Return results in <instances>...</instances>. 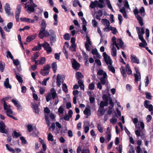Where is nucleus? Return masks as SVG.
Here are the masks:
<instances>
[{"mask_svg": "<svg viewBox=\"0 0 153 153\" xmlns=\"http://www.w3.org/2000/svg\"><path fill=\"white\" fill-rule=\"evenodd\" d=\"M103 55L104 57V60L107 65H109L108 68L109 71H111L113 73H115V69L112 65V61L110 56H108L106 53L104 52L103 53Z\"/></svg>", "mask_w": 153, "mask_h": 153, "instance_id": "nucleus-1", "label": "nucleus"}, {"mask_svg": "<svg viewBox=\"0 0 153 153\" xmlns=\"http://www.w3.org/2000/svg\"><path fill=\"white\" fill-rule=\"evenodd\" d=\"M3 106L4 110L6 111V112L7 113V115L9 117L12 118L15 120H17V119H16L15 117H14L13 115L10 114H12L13 113V111L11 109H10V105H7V104H6V106H5V108L4 106Z\"/></svg>", "mask_w": 153, "mask_h": 153, "instance_id": "nucleus-2", "label": "nucleus"}, {"mask_svg": "<svg viewBox=\"0 0 153 153\" xmlns=\"http://www.w3.org/2000/svg\"><path fill=\"white\" fill-rule=\"evenodd\" d=\"M41 25L42 27L39 34V37L40 39H42L44 38V36L42 35V33H43L45 31V29L46 27V22L44 20H42Z\"/></svg>", "mask_w": 153, "mask_h": 153, "instance_id": "nucleus-3", "label": "nucleus"}, {"mask_svg": "<svg viewBox=\"0 0 153 153\" xmlns=\"http://www.w3.org/2000/svg\"><path fill=\"white\" fill-rule=\"evenodd\" d=\"M27 2L25 3V8H26L27 7V11H28V13H30L31 12H35V7H37V5L34 4H30V5H27Z\"/></svg>", "mask_w": 153, "mask_h": 153, "instance_id": "nucleus-4", "label": "nucleus"}, {"mask_svg": "<svg viewBox=\"0 0 153 153\" xmlns=\"http://www.w3.org/2000/svg\"><path fill=\"white\" fill-rule=\"evenodd\" d=\"M42 47L44 48L45 50L46 51L47 54L50 53L52 51V49L50 46V44L47 42H45L42 44Z\"/></svg>", "mask_w": 153, "mask_h": 153, "instance_id": "nucleus-5", "label": "nucleus"}, {"mask_svg": "<svg viewBox=\"0 0 153 153\" xmlns=\"http://www.w3.org/2000/svg\"><path fill=\"white\" fill-rule=\"evenodd\" d=\"M50 33V38L51 43L55 42L56 40V36L54 31L52 30H49Z\"/></svg>", "mask_w": 153, "mask_h": 153, "instance_id": "nucleus-6", "label": "nucleus"}, {"mask_svg": "<svg viewBox=\"0 0 153 153\" xmlns=\"http://www.w3.org/2000/svg\"><path fill=\"white\" fill-rule=\"evenodd\" d=\"M150 101L149 100H145L144 103V105L145 108L148 109L149 111H153V106L152 104H149Z\"/></svg>", "mask_w": 153, "mask_h": 153, "instance_id": "nucleus-7", "label": "nucleus"}, {"mask_svg": "<svg viewBox=\"0 0 153 153\" xmlns=\"http://www.w3.org/2000/svg\"><path fill=\"white\" fill-rule=\"evenodd\" d=\"M16 9L17 10L16 11L15 18L16 22H19V18L21 11V5L20 4H19L17 5Z\"/></svg>", "mask_w": 153, "mask_h": 153, "instance_id": "nucleus-8", "label": "nucleus"}, {"mask_svg": "<svg viewBox=\"0 0 153 153\" xmlns=\"http://www.w3.org/2000/svg\"><path fill=\"white\" fill-rule=\"evenodd\" d=\"M6 126L5 123L2 121H0V132L2 133L7 134L8 131L5 129Z\"/></svg>", "mask_w": 153, "mask_h": 153, "instance_id": "nucleus-9", "label": "nucleus"}, {"mask_svg": "<svg viewBox=\"0 0 153 153\" xmlns=\"http://www.w3.org/2000/svg\"><path fill=\"white\" fill-rule=\"evenodd\" d=\"M31 106L32 108L34 110L33 112L36 114H39V110L38 108V106L36 103L32 102L31 103Z\"/></svg>", "mask_w": 153, "mask_h": 153, "instance_id": "nucleus-10", "label": "nucleus"}, {"mask_svg": "<svg viewBox=\"0 0 153 153\" xmlns=\"http://www.w3.org/2000/svg\"><path fill=\"white\" fill-rule=\"evenodd\" d=\"M4 9L6 13L7 14L8 16L11 15V8L10 5L8 3H6L5 4L4 7Z\"/></svg>", "mask_w": 153, "mask_h": 153, "instance_id": "nucleus-11", "label": "nucleus"}, {"mask_svg": "<svg viewBox=\"0 0 153 153\" xmlns=\"http://www.w3.org/2000/svg\"><path fill=\"white\" fill-rule=\"evenodd\" d=\"M72 64V66L73 68L76 70H78V68L80 66V64L78 63L75 59H73Z\"/></svg>", "mask_w": 153, "mask_h": 153, "instance_id": "nucleus-12", "label": "nucleus"}, {"mask_svg": "<svg viewBox=\"0 0 153 153\" xmlns=\"http://www.w3.org/2000/svg\"><path fill=\"white\" fill-rule=\"evenodd\" d=\"M136 29L137 31V33L138 35V38L141 41H145L142 35L140 34V28L139 27H136Z\"/></svg>", "mask_w": 153, "mask_h": 153, "instance_id": "nucleus-13", "label": "nucleus"}, {"mask_svg": "<svg viewBox=\"0 0 153 153\" xmlns=\"http://www.w3.org/2000/svg\"><path fill=\"white\" fill-rule=\"evenodd\" d=\"M107 75L105 72H104L103 76L100 79L101 83L103 85H105L106 83V78H107Z\"/></svg>", "mask_w": 153, "mask_h": 153, "instance_id": "nucleus-14", "label": "nucleus"}, {"mask_svg": "<svg viewBox=\"0 0 153 153\" xmlns=\"http://www.w3.org/2000/svg\"><path fill=\"white\" fill-rule=\"evenodd\" d=\"M4 86L6 88L11 89L12 86L9 83V80L8 78L6 79L5 81L4 82Z\"/></svg>", "mask_w": 153, "mask_h": 153, "instance_id": "nucleus-15", "label": "nucleus"}, {"mask_svg": "<svg viewBox=\"0 0 153 153\" xmlns=\"http://www.w3.org/2000/svg\"><path fill=\"white\" fill-rule=\"evenodd\" d=\"M91 109L90 106L89 105L87 106V107L85 108L83 111V113L85 115L89 116L91 114Z\"/></svg>", "mask_w": 153, "mask_h": 153, "instance_id": "nucleus-16", "label": "nucleus"}, {"mask_svg": "<svg viewBox=\"0 0 153 153\" xmlns=\"http://www.w3.org/2000/svg\"><path fill=\"white\" fill-rule=\"evenodd\" d=\"M20 20L22 22H24L28 23H34V20H32L30 19L26 18H20Z\"/></svg>", "mask_w": 153, "mask_h": 153, "instance_id": "nucleus-17", "label": "nucleus"}, {"mask_svg": "<svg viewBox=\"0 0 153 153\" xmlns=\"http://www.w3.org/2000/svg\"><path fill=\"white\" fill-rule=\"evenodd\" d=\"M105 112V110H104V108L99 107L98 111L97 114L99 116H102L104 114Z\"/></svg>", "mask_w": 153, "mask_h": 153, "instance_id": "nucleus-18", "label": "nucleus"}, {"mask_svg": "<svg viewBox=\"0 0 153 153\" xmlns=\"http://www.w3.org/2000/svg\"><path fill=\"white\" fill-rule=\"evenodd\" d=\"M51 95H52V98L54 100L57 97V94L56 92V91L53 88H52L50 91Z\"/></svg>", "mask_w": 153, "mask_h": 153, "instance_id": "nucleus-19", "label": "nucleus"}, {"mask_svg": "<svg viewBox=\"0 0 153 153\" xmlns=\"http://www.w3.org/2000/svg\"><path fill=\"white\" fill-rule=\"evenodd\" d=\"M131 61L133 63H137V64L139 63V60L137 58L136 56H133L132 55H131Z\"/></svg>", "mask_w": 153, "mask_h": 153, "instance_id": "nucleus-20", "label": "nucleus"}, {"mask_svg": "<svg viewBox=\"0 0 153 153\" xmlns=\"http://www.w3.org/2000/svg\"><path fill=\"white\" fill-rule=\"evenodd\" d=\"M120 69L123 77L124 78H126L127 76V75L124 67L123 66H121Z\"/></svg>", "mask_w": 153, "mask_h": 153, "instance_id": "nucleus-21", "label": "nucleus"}, {"mask_svg": "<svg viewBox=\"0 0 153 153\" xmlns=\"http://www.w3.org/2000/svg\"><path fill=\"white\" fill-rule=\"evenodd\" d=\"M136 17L140 25L141 26H143V23L142 18L139 15H137L136 16Z\"/></svg>", "mask_w": 153, "mask_h": 153, "instance_id": "nucleus-22", "label": "nucleus"}, {"mask_svg": "<svg viewBox=\"0 0 153 153\" xmlns=\"http://www.w3.org/2000/svg\"><path fill=\"white\" fill-rule=\"evenodd\" d=\"M134 76L135 77V82L136 83H137L138 82L141 80L140 74L139 75V74H134Z\"/></svg>", "mask_w": 153, "mask_h": 153, "instance_id": "nucleus-23", "label": "nucleus"}, {"mask_svg": "<svg viewBox=\"0 0 153 153\" xmlns=\"http://www.w3.org/2000/svg\"><path fill=\"white\" fill-rule=\"evenodd\" d=\"M120 11L123 13V17L126 18H127V15L125 7H123L120 10Z\"/></svg>", "mask_w": 153, "mask_h": 153, "instance_id": "nucleus-24", "label": "nucleus"}, {"mask_svg": "<svg viewBox=\"0 0 153 153\" xmlns=\"http://www.w3.org/2000/svg\"><path fill=\"white\" fill-rule=\"evenodd\" d=\"M76 77L77 79H80L83 78L84 77L83 76L82 73L79 72H77L76 74Z\"/></svg>", "mask_w": 153, "mask_h": 153, "instance_id": "nucleus-25", "label": "nucleus"}, {"mask_svg": "<svg viewBox=\"0 0 153 153\" xmlns=\"http://www.w3.org/2000/svg\"><path fill=\"white\" fill-rule=\"evenodd\" d=\"M126 68L127 74H128L130 75L132 74V71L130 69V66L128 64H127L126 66Z\"/></svg>", "mask_w": 153, "mask_h": 153, "instance_id": "nucleus-26", "label": "nucleus"}, {"mask_svg": "<svg viewBox=\"0 0 153 153\" xmlns=\"http://www.w3.org/2000/svg\"><path fill=\"white\" fill-rule=\"evenodd\" d=\"M12 135L14 138H17L21 136V134L20 132H17L16 131H14L12 133Z\"/></svg>", "mask_w": 153, "mask_h": 153, "instance_id": "nucleus-27", "label": "nucleus"}, {"mask_svg": "<svg viewBox=\"0 0 153 153\" xmlns=\"http://www.w3.org/2000/svg\"><path fill=\"white\" fill-rule=\"evenodd\" d=\"M78 83L80 87V89L82 90H84V85L82 80L81 79H78Z\"/></svg>", "mask_w": 153, "mask_h": 153, "instance_id": "nucleus-28", "label": "nucleus"}, {"mask_svg": "<svg viewBox=\"0 0 153 153\" xmlns=\"http://www.w3.org/2000/svg\"><path fill=\"white\" fill-rule=\"evenodd\" d=\"M35 38V36L34 35L29 36L27 37L26 41L27 42H30Z\"/></svg>", "mask_w": 153, "mask_h": 153, "instance_id": "nucleus-29", "label": "nucleus"}, {"mask_svg": "<svg viewBox=\"0 0 153 153\" xmlns=\"http://www.w3.org/2000/svg\"><path fill=\"white\" fill-rule=\"evenodd\" d=\"M97 3H98V1H91L89 6L91 8L93 9L97 6Z\"/></svg>", "mask_w": 153, "mask_h": 153, "instance_id": "nucleus-30", "label": "nucleus"}, {"mask_svg": "<svg viewBox=\"0 0 153 153\" xmlns=\"http://www.w3.org/2000/svg\"><path fill=\"white\" fill-rule=\"evenodd\" d=\"M102 22L103 25L106 26H109L110 24L109 21L107 19H102Z\"/></svg>", "mask_w": 153, "mask_h": 153, "instance_id": "nucleus-31", "label": "nucleus"}, {"mask_svg": "<svg viewBox=\"0 0 153 153\" xmlns=\"http://www.w3.org/2000/svg\"><path fill=\"white\" fill-rule=\"evenodd\" d=\"M117 42L118 43L120 47V48L123 49L124 42L121 39H118L117 40Z\"/></svg>", "mask_w": 153, "mask_h": 153, "instance_id": "nucleus-32", "label": "nucleus"}, {"mask_svg": "<svg viewBox=\"0 0 153 153\" xmlns=\"http://www.w3.org/2000/svg\"><path fill=\"white\" fill-rule=\"evenodd\" d=\"M42 47V44H40L39 43L38 45L33 47L32 50L33 51H39L41 49V47Z\"/></svg>", "mask_w": 153, "mask_h": 153, "instance_id": "nucleus-33", "label": "nucleus"}, {"mask_svg": "<svg viewBox=\"0 0 153 153\" xmlns=\"http://www.w3.org/2000/svg\"><path fill=\"white\" fill-rule=\"evenodd\" d=\"M57 65L56 62H53L52 64V68L53 71V72L56 73L57 70Z\"/></svg>", "mask_w": 153, "mask_h": 153, "instance_id": "nucleus-34", "label": "nucleus"}, {"mask_svg": "<svg viewBox=\"0 0 153 153\" xmlns=\"http://www.w3.org/2000/svg\"><path fill=\"white\" fill-rule=\"evenodd\" d=\"M108 105V103L106 101H102L100 102V107L104 108L105 106H107Z\"/></svg>", "mask_w": 153, "mask_h": 153, "instance_id": "nucleus-35", "label": "nucleus"}, {"mask_svg": "<svg viewBox=\"0 0 153 153\" xmlns=\"http://www.w3.org/2000/svg\"><path fill=\"white\" fill-rule=\"evenodd\" d=\"M142 42L139 43V46L141 48H145L147 45V44L146 41H142Z\"/></svg>", "mask_w": 153, "mask_h": 153, "instance_id": "nucleus-36", "label": "nucleus"}, {"mask_svg": "<svg viewBox=\"0 0 153 153\" xmlns=\"http://www.w3.org/2000/svg\"><path fill=\"white\" fill-rule=\"evenodd\" d=\"M111 54L113 56H116L117 55V50L116 48L113 46L112 49Z\"/></svg>", "mask_w": 153, "mask_h": 153, "instance_id": "nucleus-37", "label": "nucleus"}, {"mask_svg": "<svg viewBox=\"0 0 153 153\" xmlns=\"http://www.w3.org/2000/svg\"><path fill=\"white\" fill-rule=\"evenodd\" d=\"M112 27L109 25V26H105L104 28H103V30L104 31L106 32H109L110 30H112Z\"/></svg>", "mask_w": 153, "mask_h": 153, "instance_id": "nucleus-38", "label": "nucleus"}, {"mask_svg": "<svg viewBox=\"0 0 153 153\" xmlns=\"http://www.w3.org/2000/svg\"><path fill=\"white\" fill-rule=\"evenodd\" d=\"M91 92H89L88 94L89 96V100L91 103H93L95 101V98L94 97H91Z\"/></svg>", "mask_w": 153, "mask_h": 153, "instance_id": "nucleus-39", "label": "nucleus"}, {"mask_svg": "<svg viewBox=\"0 0 153 153\" xmlns=\"http://www.w3.org/2000/svg\"><path fill=\"white\" fill-rule=\"evenodd\" d=\"M107 4L108 5V7L111 10V11L114 12V10L111 6V4L110 1L109 0H106Z\"/></svg>", "mask_w": 153, "mask_h": 153, "instance_id": "nucleus-40", "label": "nucleus"}, {"mask_svg": "<svg viewBox=\"0 0 153 153\" xmlns=\"http://www.w3.org/2000/svg\"><path fill=\"white\" fill-rule=\"evenodd\" d=\"M62 89L63 91L65 93L68 92L67 86L65 83L62 84Z\"/></svg>", "mask_w": 153, "mask_h": 153, "instance_id": "nucleus-41", "label": "nucleus"}, {"mask_svg": "<svg viewBox=\"0 0 153 153\" xmlns=\"http://www.w3.org/2000/svg\"><path fill=\"white\" fill-rule=\"evenodd\" d=\"M139 13L141 14V16H144L145 14V10L143 7H142L140 8L139 10Z\"/></svg>", "mask_w": 153, "mask_h": 153, "instance_id": "nucleus-42", "label": "nucleus"}, {"mask_svg": "<svg viewBox=\"0 0 153 153\" xmlns=\"http://www.w3.org/2000/svg\"><path fill=\"white\" fill-rule=\"evenodd\" d=\"M6 146L7 149L10 152L13 153H14L15 152V150L14 149L11 148V147L7 144L6 145Z\"/></svg>", "mask_w": 153, "mask_h": 153, "instance_id": "nucleus-43", "label": "nucleus"}, {"mask_svg": "<svg viewBox=\"0 0 153 153\" xmlns=\"http://www.w3.org/2000/svg\"><path fill=\"white\" fill-rule=\"evenodd\" d=\"M49 73V71H44V70H43L42 69H41V72H40L41 74L43 76H46Z\"/></svg>", "mask_w": 153, "mask_h": 153, "instance_id": "nucleus-44", "label": "nucleus"}, {"mask_svg": "<svg viewBox=\"0 0 153 153\" xmlns=\"http://www.w3.org/2000/svg\"><path fill=\"white\" fill-rule=\"evenodd\" d=\"M145 94L146 95V98L147 99L149 100H151L152 99V96L150 93L149 92H146Z\"/></svg>", "mask_w": 153, "mask_h": 153, "instance_id": "nucleus-45", "label": "nucleus"}, {"mask_svg": "<svg viewBox=\"0 0 153 153\" xmlns=\"http://www.w3.org/2000/svg\"><path fill=\"white\" fill-rule=\"evenodd\" d=\"M70 35L68 33H67L63 36L64 39L65 40H69L70 39Z\"/></svg>", "mask_w": 153, "mask_h": 153, "instance_id": "nucleus-46", "label": "nucleus"}, {"mask_svg": "<svg viewBox=\"0 0 153 153\" xmlns=\"http://www.w3.org/2000/svg\"><path fill=\"white\" fill-rule=\"evenodd\" d=\"M48 141H50L51 142L53 141V136L51 133H49L48 135Z\"/></svg>", "mask_w": 153, "mask_h": 153, "instance_id": "nucleus-47", "label": "nucleus"}, {"mask_svg": "<svg viewBox=\"0 0 153 153\" xmlns=\"http://www.w3.org/2000/svg\"><path fill=\"white\" fill-rule=\"evenodd\" d=\"M97 128H98V131L100 132L101 133L103 132V128L102 127L101 124L100 123L98 124L97 126Z\"/></svg>", "mask_w": 153, "mask_h": 153, "instance_id": "nucleus-48", "label": "nucleus"}, {"mask_svg": "<svg viewBox=\"0 0 153 153\" xmlns=\"http://www.w3.org/2000/svg\"><path fill=\"white\" fill-rule=\"evenodd\" d=\"M7 58H10L11 59H13V57L10 51H7Z\"/></svg>", "mask_w": 153, "mask_h": 153, "instance_id": "nucleus-49", "label": "nucleus"}, {"mask_svg": "<svg viewBox=\"0 0 153 153\" xmlns=\"http://www.w3.org/2000/svg\"><path fill=\"white\" fill-rule=\"evenodd\" d=\"M40 59V60H38L39 61V65H43L45 63V58L44 57H43L41 58Z\"/></svg>", "mask_w": 153, "mask_h": 153, "instance_id": "nucleus-50", "label": "nucleus"}, {"mask_svg": "<svg viewBox=\"0 0 153 153\" xmlns=\"http://www.w3.org/2000/svg\"><path fill=\"white\" fill-rule=\"evenodd\" d=\"M45 119L46 121V124H47L48 126H50V122L49 120V117L48 116L46 115H45Z\"/></svg>", "mask_w": 153, "mask_h": 153, "instance_id": "nucleus-51", "label": "nucleus"}, {"mask_svg": "<svg viewBox=\"0 0 153 153\" xmlns=\"http://www.w3.org/2000/svg\"><path fill=\"white\" fill-rule=\"evenodd\" d=\"M16 77L19 82L22 83L23 80L22 79V78L21 76L16 74Z\"/></svg>", "mask_w": 153, "mask_h": 153, "instance_id": "nucleus-52", "label": "nucleus"}, {"mask_svg": "<svg viewBox=\"0 0 153 153\" xmlns=\"http://www.w3.org/2000/svg\"><path fill=\"white\" fill-rule=\"evenodd\" d=\"M46 101L47 102H49V101L51 100L52 98V97H51V94L50 93H48L46 96Z\"/></svg>", "mask_w": 153, "mask_h": 153, "instance_id": "nucleus-53", "label": "nucleus"}, {"mask_svg": "<svg viewBox=\"0 0 153 153\" xmlns=\"http://www.w3.org/2000/svg\"><path fill=\"white\" fill-rule=\"evenodd\" d=\"M94 82H92L89 85V89L91 90H94Z\"/></svg>", "mask_w": 153, "mask_h": 153, "instance_id": "nucleus-54", "label": "nucleus"}, {"mask_svg": "<svg viewBox=\"0 0 153 153\" xmlns=\"http://www.w3.org/2000/svg\"><path fill=\"white\" fill-rule=\"evenodd\" d=\"M45 87H40L39 89L40 93L41 94H43L44 92L45 91Z\"/></svg>", "mask_w": 153, "mask_h": 153, "instance_id": "nucleus-55", "label": "nucleus"}, {"mask_svg": "<svg viewBox=\"0 0 153 153\" xmlns=\"http://www.w3.org/2000/svg\"><path fill=\"white\" fill-rule=\"evenodd\" d=\"M102 98L103 100H105L104 101H106L108 103V97L106 94H104L102 96Z\"/></svg>", "mask_w": 153, "mask_h": 153, "instance_id": "nucleus-56", "label": "nucleus"}, {"mask_svg": "<svg viewBox=\"0 0 153 153\" xmlns=\"http://www.w3.org/2000/svg\"><path fill=\"white\" fill-rule=\"evenodd\" d=\"M63 51L66 56V58H68V53L66 51V48L65 46H64L63 48Z\"/></svg>", "mask_w": 153, "mask_h": 153, "instance_id": "nucleus-57", "label": "nucleus"}, {"mask_svg": "<svg viewBox=\"0 0 153 153\" xmlns=\"http://www.w3.org/2000/svg\"><path fill=\"white\" fill-rule=\"evenodd\" d=\"M51 66L50 65L47 64L44 67L43 70L44 71H48V70L51 68Z\"/></svg>", "mask_w": 153, "mask_h": 153, "instance_id": "nucleus-58", "label": "nucleus"}, {"mask_svg": "<svg viewBox=\"0 0 153 153\" xmlns=\"http://www.w3.org/2000/svg\"><path fill=\"white\" fill-rule=\"evenodd\" d=\"M13 64L16 66H17L19 64V61L18 59H14L13 58Z\"/></svg>", "mask_w": 153, "mask_h": 153, "instance_id": "nucleus-59", "label": "nucleus"}, {"mask_svg": "<svg viewBox=\"0 0 153 153\" xmlns=\"http://www.w3.org/2000/svg\"><path fill=\"white\" fill-rule=\"evenodd\" d=\"M4 63H1L0 64V70L1 72H3L4 71Z\"/></svg>", "mask_w": 153, "mask_h": 153, "instance_id": "nucleus-60", "label": "nucleus"}, {"mask_svg": "<svg viewBox=\"0 0 153 153\" xmlns=\"http://www.w3.org/2000/svg\"><path fill=\"white\" fill-rule=\"evenodd\" d=\"M27 129L29 132H31L33 130L32 126L30 124L28 125L27 126Z\"/></svg>", "mask_w": 153, "mask_h": 153, "instance_id": "nucleus-61", "label": "nucleus"}, {"mask_svg": "<svg viewBox=\"0 0 153 153\" xmlns=\"http://www.w3.org/2000/svg\"><path fill=\"white\" fill-rule=\"evenodd\" d=\"M64 108L62 106H60L58 109V112L60 114H62L63 113Z\"/></svg>", "mask_w": 153, "mask_h": 153, "instance_id": "nucleus-62", "label": "nucleus"}, {"mask_svg": "<svg viewBox=\"0 0 153 153\" xmlns=\"http://www.w3.org/2000/svg\"><path fill=\"white\" fill-rule=\"evenodd\" d=\"M79 1L77 0H75L73 2V5L74 7H76L77 6L78 3Z\"/></svg>", "mask_w": 153, "mask_h": 153, "instance_id": "nucleus-63", "label": "nucleus"}, {"mask_svg": "<svg viewBox=\"0 0 153 153\" xmlns=\"http://www.w3.org/2000/svg\"><path fill=\"white\" fill-rule=\"evenodd\" d=\"M20 139L22 141V143L23 144H25L27 143V141L23 137H21Z\"/></svg>", "mask_w": 153, "mask_h": 153, "instance_id": "nucleus-64", "label": "nucleus"}]
</instances>
